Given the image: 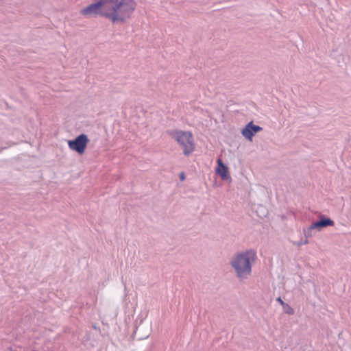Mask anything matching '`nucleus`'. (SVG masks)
Listing matches in <instances>:
<instances>
[{
    "instance_id": "1",
    "label": "nucleus",
    "mask_w": 351,
    "mask_h": 351,
    "mask_svg": "<svg viewBox=\"0 0 351 351\" xmlns=\"http://www.w3.org/2000/svg\"><path fill=\"white\" fill-rule=\"evenodd\" d=\"M257 259L255 250L250 249L239 252L232 255L230 265L239 281L247 279L252 274V265Z\"/></svg>"
},
{
    "instance_id": "2",
    "label": "nucleus",
    "mask_w": 351,
    "mask_h": 351,
    "mask_svg": "<svg viewBox=\"0 0 351 351\" xmlns=\"http://www.w3.org/2000/svg\"><path fill=\"white\" fill-rule=\"evenodd\" d=\"M136 8L134 0L117 1L116 14L113 16V23H123L130 17Z\"/></svg>"
},
{
    "instance_id": "3",
    "label": "nucleus",
    "mask_w": 351,
    "mask_h": 351,
    "mask_svg": "<svg viewBox=\"0 0 351 351\" xmlns=\"http://www.w3.org/2000/svg\"><path fill=\"white\" fill-rule=\"evenodd\" d=\"M169 134L183 148V153L185 156L190 155L195 149V144L192 133L189 131L172 130Z\"/></svg>"
},
{
    "instance_id": "4",
    "label": "nucleus",
    "mask_w": 351,
    "mask_h": 351,
    "mask_svg": "<svg viewBox=\"0 0 351 351\" xmlns=\"http://www.w3.org/2000/svg\"><path fill=\"white\" fill-rule=\"evenodd\" d=\"M119 0H99L101 3V16L106 17L113 23V16L116 14V6Z\"/></svg>"
},
{
    "instance_id": "5",
    "label": "nucleus",
    "mask_w": 351,
    "mask_h": 351,
    "mask_svg": "<svg viewBox=\"0 0 351 351\" xmlns=\"http://www.w3.org/2000/svg\"><path fill=\"white\" fill-rule=\"evenodd\" d=\"M89 140L85 134L78 135L73 140L68 141L69 147L79 154H83L86 150Z\"/></svg>"
},
{
    "instance_id": "6",
    "label": "nucleus",
    "mask_w": 351,
    "mask_h": 351,
    "mask_svg": "<svg viewBox=\"0 0 351 351\" xmlns=\"http://www.w3.org/2000/svg\"><path fill=\"white\" fill-rule=\"evenodd\" d=\"M262 130L263 128L261 126L254 125L252 121H250L242 130L241 134L245 138L252 141L254 134Z\"/></svg>"
},
{
    "instance_id": "7",
    "label": "nucleus",
    "mask_w": 351,
    "mask_h": 351,
    "mask_svg": "<svg viewBox=\"0 0 351 351\" xmlns=\"http://www.w3.org/2000/svg\"><path fill=\"white\" fill-rule=\"evenodd\" d=\"M101 3L99 0L90 4L81 10V14L84 16L99 15L101 16Z\"/></svg>"
},
{
    "instance_id": "8",
    "label": "nucleus",
    "mask_w": 351,
    "mask_h": 351,
    "mask_svg": "<svg viewBox=\"0 0 351 351\" xmlns=\"http://www.w3.org/2000/svg\"><path fill=\"white\" fill-rule=\"evenodd\" d=\"M333 225L334 221L331 219L324 217L322 215L319 221H315L311 225V229H315L317 231H320L324 228L332 226Z\"/></svg>"
},
{
    "instance_id": "9",
    "label": "nucleus",
    "mask_w": 351,
    "mask_h": 351,
    "mask_svg": "<svg viewBox=\"0 0 351 351\" xmlns=\"http://www.w3.org/2000/svg\"><path fill=\"white\" fill-rule=\"evenodd\" d=\"M216 173L221 176L223 179H226L228 177V169L226 166L221 162V160H218V167L216 169Z\"/></svg>"
},
{
    "instance_id": "10",
    "label": "nucleus",
    "mask_w": 351,
    "mask_h": 351,
    "mask_svg": "<svg viewBox=\"0 0 351 351\" xmlns=\"http://www.w3.org/2000/svg\"><path fill=\"white\" fill-rule=\"evenodd\" d=\"M313 230L314 229H311V226L308 228H306V229L304 228L303 230L304 234L306 239H308V238H309V237H313Z\"/></svg>"
},
{
    "instance_id": "11",
    "label": "nucleus",
    "mask_w": 351,
    "mask_h": 351,
    "mask_svg": "<svg viewBox=\"0 0 351 351\" xmlns=\"http://www.w3.org/2000/svg\"><path fill=\"white\" fill-rule=\"evenodd\" d=\"M283 311L288 315H293L294 313L293 308L289 304L285 306V309H283Z\"/></svg>"
},
{
    "instance_id": "12",
    "label": "nucleus",
    "mask_w": 351,
    "mask_h": 351,
    "mask_svg": "<svg viewBox=\"0 0 351 351\" xmlns=\"http://www.w3.org/2000/svg\"><path fill=\"white\" fill-rule=\"evenodd\" d=\"M308 243V239H305L304 241L303 240H301L299 242H298V246H301L302 245H304V244H307Z\"/></svg>"
},
{
    "instance_id": "13",
    "label": "nucleus",
    "mask_w": 351,
    "mask_h": 351,
    "mask_svg": "<svg viewBox=\"0 0 351 351\" xmlns=\"http://www.w3.org/2000/svg\"><path fill=\"white\" fill-rule=\"evenodd\" d=\"M180 179L181 181H183L185 179V175H184V172H182L180 174Z\"/></svg>"
},
{
    "instance_id": "14",
    "label": "nucleus",
    "mask_w": 351,
    "mask_h": 351,
    "mask_svg": "<svg viewBox=\"0 0 351 351\" xmlns=\"http://www.w3.org/2000/svg\"><path fill=\"white\" fill-rule=\"evenodd\" d=\"M276 301L278 302L280 304H283L285 302L280 297L277 298Z\"/></svg>"
},
{
    "instance_id": "15",
    "label": "nucleus",
    "mask_w": 351,
    "mask_h": 351,
    "mask_svg": "<svg viewBox=\"0 0 351 351\" xmlns=\"http://www.w3.org/2000/svg\"><path fill=\"white\" fill-rule=\"evenodd\" d=\"M281 305H282V308H283V309H285V306H287V305H288V304H287V303H285V302H283V304H282Z\"/></svg>"
}]
</instances>
